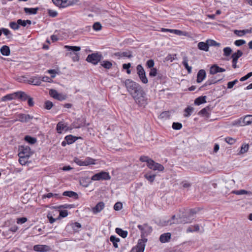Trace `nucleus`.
Segmentation results:
<instances>
[{"label":"nucleus","instance_id":"f257e3e1","mask_svg":"<svg viewBox=\"0 0 252 252\" xmlns=\"http://www.w3.org/2000/svg\"><path fill=\"white\" fill-rule=\"evenodd\" d=\"M198 211V209L184 208L183 210H180V214L177 218V223H182L183 224L190 223L192 222L194 219V216Z\"/></svg>","mask_w":252,"mask_h":252},{"label":"nucleus","instance_id":"f03ea898","mask_svg":"<svg viewBox=\"0 0 252 252\" xmlns=\"http://www.w3.org/2000/svg\"><path fill=\"white\" fill-rule=\"evenodd\" d=\"M121 82L122 84L125 86L127 92L131 96L143 89L140 84L131 79H127L125 80H122Z\"/></svg>","mask_w":252,"mask_h":252},{"label":"nucleus","instance_id":"7ed1b4c3","mask_svg":"<svg viewBox=\"0 0 252 252\" xmlns=\"http://www.w3.org/2000/svg\"><path fill=\"white\" fill-rule=\"evenodd\" d=\"M131 97L139 107L145 108L148 103V98L144 89L141 90Z\"/></svg>","mask_w":252,"mask_h":252},{"label":"nucleus","instance_id":"20e7f679","mask_svg":"<svg viewBox=\"0 0 252 252\" xmlns=\"http://www.w3.org/2000/svg\"><path fill=\"white\" fill-rule=\"evenodd\" d=\"M103 58L102 55L99 52H95L91 54H89L87 58L86 61L91 63L94 65H96L98 63H100Z\"/></svg>","mask_w":252,"mask_h":252},{"label":"nucleus","instance_id":"39448f33","mask_svg":"<svg viewBox=\"0 0 252 252\" xmlns=\"http://www.w3.org/2000/svg\"><path fill=\"white\" fill-rule=\"evenodd\" d=\"M111 179V176L108 172L101 171L94 174L92 177V181H107Z\"/></svg>","mask_w":252,"mask_h":252},{"label":"nucleus","instance_id":"423d86ee","mask_svg":"<svg viewBox=\"0 0 252 252\" xmlns=\"http://www.w3.org/2000/svg\"><path fill=\"white\" fill-rule=\"evenodd\" d=\"M64 48L70 51V55L74 62L79 61V55L77 53L79 51V46L66 45Z\"/></svg>","mask_w":252,"mask_h":252},{"label":"nucleus","instance_id":"0eeeda50","mask_svg":"<svg viewBox=\"0 0 252 252\" xmlns=\"http://www.w3.org/2000/svg\"><path fill=\"white\" fill-rule=\"evenodd\" d=\"M147 240V238L139 239L135 248H133L129 252H144Z\"/></svg>","mask_w":252,"mask_h":252},{"label":"nucleus","instance_id":"6e6552de","mask_svg":"<svg viewBox=\"0 0 252 252\" xmlns=\"http://www.w3.org/2000/svg\"><path fill=\"white\" fill-rule=\"evenodd\" d=\"M136 70L137 73L141 81L144 84H147L148 82V80L143 66L141 64L137 65Z\"/></svg>","mask_w":252,"mask_h":252},{"label":"nucleus","instance_id":"1a4fd4ad","mask_svg":"<svg viewBox=\"0 0 252 252\" xmlns=\"http://www.w3.org/2000/svg\"><path fill=\"white\" fill-rule=\"evenodd\" d=\"M20 152L18 156H22L30 158L32 154L30 147L28 146H21L19 148Z\"/></svg>","mask_w":252,"mask_h":252},{"label":"nucleus","instance_id":"9d476101","mask_svg":"<svg viewBox=\"0 0 252 252\" xmlns=\"http://www.w3.org/2000/svg\"><path fill=\"white\" fill-rule=\"evenodd\" d=\"M148 167L153 170L162 171L164 170L163 166L158 163L155 162L153 159L150 160Z\"/></svg>","mask_w":252,"mask_h":252},{"label":"nucleus","instance_id":"9b49d317","mask_svg":"<svg viewBox=\"0 0 252 252\" xmlns=\"http://www.w3.org/2000/svg\"><path fill=\"white\" fill-rule=\"evenodd\" d=\"M240 126H245L252 124V115H248L246 116L242 120L241 119L239 120L237 122Z\"/></svg>","mask_w":252,"mask_h":252},{"label":"nucleus","instance_id":"f8f14e48","mask_svg":"<svg viewBox=\"0 0 252 252\" xmlns=\"http://www.w3.org/2000/svg\"><path fill=\"white\" fill-rule=\"evenodd\" d=\"M17 117L18 119L16 120L15 121H18L21 123H27L30 120L33 118L32 116L23 113L18 114Z\"/></svg>","mask_w":252,"mask_h":252},{"label":"nucleus","instance_id":"ddd939ff","mask_svg":"<svg viewBox=\"0 0 252 252\" xmlns=\"http://www.w3.org/2000/svg\"><path fill=\"white\" fill-rule=\"evenodd\" d=\"M212 110V107L210 105H209L201 110L199 112L198 114L206 117L207 118H210Z\"/></svg>","mask_w":252,"mask_h":252},{"label":"nucleus","instance_id":"4468645a","mask_svg":"<svg viewBox=\"0 0 252 252\" xmlns=\"http://www.w3.org/2000/svg\"><path fill=\"white\" fill-rule=\"evenodd\" d=\"M56 130L59 133H62L63 131H67L68 130L67 124L62 121L59 122L57 125Z\"/></svg>","mask_w":252,"mask_h":252},{"label":"nucleus","instance_id":"2eb2a0df","mask_svg":"<svg viewBox=\"0 0 252 252\" xmlns=\"http://www.w3.org/2000/svg\"><path fill=\"white\" fill-rule=\"evenodd\" d=\"M15 94V97L21 101H26L30 97V95L27 94L25 92L22 91H18L14 93Z\"/></svg>","mask_w":252,"mask_h":252},{"label":"nucleus","instance_id":"dca6fc26","mask_svg":"<svg viewBox=\"0 0 252 252\" xmlns=\"http://www.w3.org/2000/svg\"><path fill=\"white\" fill-rule=\"evenodd\" d=\"M222 80V78L219 79L217 80L216 77H212L211 78L208 79L205 82V83L200 87V89H201V88H203V87H206L208 86H210L212 84H215L217 83H219V82H220Z\"/></svg>","mask_w":252,"mask_h":252},{"label":"nucleus","instance_id":"f3484780","mask_svg":"<svg viewBox=\"0 0 252 252\" xmlns=\"http://www.w3.org/2000/svg\"><path fill=\"white\" fill-rule=\"evenodd\" d=\"M33 250L35 252H44L50 250V247L44 245H36L33 246Z\"/></svg>","mask_w":252,"mask_h":252},{"label":"nucleus","instance_id":"a211bd4d","mask_svg":"<svg viewBox=\"0 0 252 252\" xmlns=\"http://www.w3.org/2000/svg\"><path fill=\"white\" fill-rule=\"evenodd\" d=\"M225 69L224 68L220 67L217 64H213L211 66L210 69V73L211 74H215L218 72H224Z\"/></svg>","mask_w":252,"mask_h":252},{"label":"nucleus","instance_id":"6ab92c4d","mask_svg":"<svg viewBox=\"0 0 252 252\" xmlns=\"http://www.w3.org/2000/svg\"><path fill=\"white\" fill-rule=\"evenodd\" d=\"M206 71L204 69H200L198 71L197 74L196 82L198 83L202 82L204 79L206 78Z\"/></svg>","mask_w":252,"mask_h":252},{"label":"nucleus","instance_id":"aec40b11","mask_svg":"<svg viewBox=\"0 0 252 252\" xmlns=\"http://www.w3.org/2000/svg\"><path fill=\"white\" fill-rule=\"evenodd\" d=\"M95 160L91 158L88 157L84 160H80V166H87L95 164Z\"/></svg>","mask_w":252,"mask_h":252},{"label":"nucleus","instance_id":"412c9836","mask_svg":"<svg viewBox=\"0 0 252 252\" xmlns=\"http://www.w3.org/2000/svg\"><path fill=\"white\" fill-rule=\"evenodd\" d=\"M171 233L169 232L162 234L159 237V241L162 243L168 242L171 239Z\"/></svg>","mask_w":252,"mask_h":252},{"label":"nucleus","instance_id":"4be33fe9","mask_svg":"<svg viewBox=\"0 0 252 252\" xmlns=\"http://www.w3.org/2000/svg\"><path fill=\"white\" fill-rule=\"evenodd\" d=\"M104 203L103 202H99L93 208V212L94 214H97L100 212L104 208Z\"/></svg>","mask_w":252,"mask_h":252},{"label":"nucleus","instance_id":"5701e85b","mask_svg":"<svg viewBox=\"0 0 252 252\" xmlns=\"http://www.w3.org/2000/svg\"><path fill=\"white\" fill-rule=\"evenodd\" d=\"M30 84H32L36 86H39L41 84V80L40 77H34L31 78L28 80Z\"/></svg>","mask_w":252,"mask_h":252},{"label":"nucleus","instance_id":"b1692460","mask_svg":"<svg viewBox=\"0 0 252 252\" xmlns=\"http://www.w3.org/2000/svg\"><path fill=\"white\" fill-rule=\"evenodd\" d=\"M145 230L143 232V234H141L142 239L145 238V237L147 236L152 231V228L151 226L148 225L147 223L144 224Z\"/></svg>","mask_w":252,"mask_h":252},{"label":"nucleus","instance_id":"393cba45","mask_svg":"<svg viewBox=\"0 0 252 252\" xmlns=\"http://www.w3.org/2000/svg\"><path fill=\"white\" fill-rule=\"evenodd\" d=\"M209 44L207 41L206 42H200L198 43L197 47L198 48L202 51H209Z\"/></svg>","mask_w":252,"mask_h":252},{"label":"nucleus","instance_id":"a878e982","mask_svg":"<svg viewBox=\"0 0 252 252\" xmlns=\"http://www.w3.org/2000/svg\"><path fill=\"white\" fill-rule=\"evenodd\" d=\"M67 227L68 229L72 230L73 232H77L79 231V222L71 223L67 225Z\"/></svg>","mask_w":252,"mask_h":252},{"label":"nucleus","instance_id":"bb28decb","mask_svg":"<svg viewBox=\"0 0 252 252\" xmlns=\"http://www.w3.org/2000/svg\"><path fill=\"white\" fill-rule=\"evenodd\" d=\"M63 195L72 197L74 199H78V194L73 191H65L63 192Z\"/></svg>","mask_w":252,"mask_h":252},{"label":"nucleus","instance_id":"cd10ccee","mask_svg":"<svg viewBox=\"0 0 252 252\" xmlns=\"http://www.w3.org/2000/svg\"><path fill=\"white\" fill-rule=\"evenodd\" d=\"M91 179L88 177H82L81 180H80V185L83 186L84 187H87L91 183Z\"/></svg>","mask_w":252,"mask_h":252},{"label":"nucleus","instance_id":"c85d7f7f","mask_svg":"<svg viewBox=\"0 0 252 252\" xmlns=\"http://www.w3.org/2000/svg\"><path fill=\"white\" fill-rule=\"evenodd\" d=\"M206 96H200L196 98L194 100V104L199 105L201 104L206 102Z\"/></svg>","mask_w":252,"mask_h":252},{"label":"nucleus","instance_id":"c756f323","mask_svg":"<svg viewBox=\"0 0 252 252\" xmlns=\"http://www.w3.org/2000/svg\"><path fill=\"white\" fill-rule=\"evenodd\" d=\"M39 8L38 7H35V8H28V7H25L24 8V10L25 12L28 14H36L37 12V11L38 10Z\"/></svg>","mask_w":252,"mask_h":252},{"label":"nucleus","instance_id":"7c9ffc66","mask_svg":"<svg viewBox=\"0 0 252 252\" xmlns=\"http://www.w3.org/2000/svg\"><path fill=\"white\" fill-rule=\"evenodd\" d=\"M0 52L3 56H7L10 54V50L9 47L7 45H3L0 48Z\"/></svg>","mask_w":252,"mask_h":252},{"label":"nucleus","instance_id":"2f4dec72","mask_svg":"<svg viewBox=\"0 0 252 252\" xmlns=\"http://www.w3.org/2000/svg\"><path fill=\"white\" fill-rule=\"evenodd\" d=\"M115 232L119 236H120L121 237H122L123 238H126L128 234V232L127 231L124 230L120 228H116L115 229Z\"/></svg>","mask_w":252,"mask_h":252},{"label":"nucleus","instance_id":"473e14b6","mask_svg":"<svg viewBox=\"0 0 252 252\" xmlns=\"http://www.w3.org/2000/svg\"><path fill=\"white\" fill-rule=\"evenodd\" d=\"M100 63L101 66L107 69H109L112 67V63L107 60L101 61Z\"/></svg>","mask_w":252,"mask_h":252},{"label":"nucleus","instance_id":"72a5a7b5","mask_svg":"<svg viewBox=\"0 0 252 252\" xmlns=\"http://www.w3.org/2000/svg\"><path fill=\"white\" fill-rule=\"evenodd\" d=\"M65 140L68 144H71L79 139V137L73 136L72 135H67L65 137Z\"/></svg>","mask_w":252,"mask_h":252},{"label":"nucleus","instance_id":"f704fd0d","mask_svg":"<svg viewBox=\"0 0 252 252\" xmlns=\"http://www.w3.org/2000/svg\"><path fill=\"white\" fill-rule=\"evenodd\" d=\"M110 241L113 243L114 248H118V243H119L120 241V238L116 237L114 235H111L110 237Z\"/></svg>","mask_w":252,"mask_h":252},{"label":"nucleus","instance_id":"c9c22d12","mask_svg":"<svg viewBox=\"0 0 252 252\" xmlns=\"http://www.w3.org/2000/svg\"><path fill=\"white\" fill-rule=\"evenodd\" d=\"M188 62V58L187 57H184L183 58V61L182 63L185 68L188 70V73H190L191 72L192 67L189 65Z\"/></svg>","mask_w":252,"mask_h":252},{"label":"nucleus","instance_id":"e433bc0d","mask_svg":"<svg viewBox=\"0 0 252 252\" xmlns=\"http://www.w3.org/2000/svg\"><path fill=\"white\" fill-rule=\"evenodd\" d=\"M24 139L26 142L31 144H34L37 141V139L36 138L32 137L30 135L25 136L24 137Z\"/></svg>","mask_w":252,"mask_h":252},{"label":"nucleus","instance_id":"4c0bfd02","mask_svg":"<svg viewBox=\"0 0 252 252\" xmlns=\"http://www.w3.org/2000/svg\"><path fill=\"white\" fill-rule=\"evenodd\" d=\"M16 98L15 97V94H14V93L13 94H6L3 97H2L1 100L2 101H6L7 100H11L12 99H15Z\"/></svg>","mask_w":252,"mask_h":252},{"label":"nucleus","instance_id":"58836bf2","mask_svg":"<svg viewBox=\"0 0 252 252\" xmlns=\"http://www.w3.org/2000/svg\"><path fill=\"white\" fill-rule=\"evenodd\" d=\"M156 175L155 174H152L149 173H146L144 175V177L152 184L155 180Z\"/></svg>","mask_w":252,"mask_h":252},{"label":"nucleus","instance_id":"ea45409f","mask_svg":"<svg viewBox=\"0 0 252 252\" xmlns=\"http://www.w3.org/2000/svg\"><path fill=\"white\" fill-rule=\"evenodd\" d=\"M199 230V226L198 224L189 226L187 229V233L198 231Z\"/></svg>","mask_w":252,"mask_h":252},{"label":"nucleus","instance_id":"a19ab883","mask_svg":"<svg viewBox=\"0 0 252 252\" xmlns=\"http://www.w3.org/2000/svg\"><path fill=\"white\" fill-rule=\"evenodd\" d=\"M170 112L169 111H165L162 112L159 116V118L162 120H167L170 118Z\"/></svg>","mask_w":252,"mask_h":252},{"label":"nucleus","instance_id":"79ce46f5","mask_svg":"<svg viewBox=\"0 0 252 252\" xmlns=\"http://www.w3.org/2000/svg\"><path fill=\"white\" fill-rule=\"evenodd\" d=\"M243 52L241 50H238L236 52L232 54L231 58L232 59L238 61V59L240 58L243 55Z\"/></svg>","mask_w":252,"mask_h":252},{"label":"nucleus","instance_id":"37998d69","mask_svg":"<svg viewBox=\"0 0 252 252\" xmlns=\"http://www.w3.org/2000/svg\"><path fill=\"white\" fill-rule=\"evenodd\" d=\"M18 22L19 26H21L22 27H26L27 24L31 25L32 24V21L30 20H24L22 19H18Z\"/></svg>","mask_w":252,"mask_h":252},{"label":"nucleus","instance_id":"c03bdc74","mask_svg":"<svg viewBox=\"0 0 252 252\" xmlns=\"http://www.w3.org/2000/svg\"><path fill=\"white\" fill-rule=\"evenodd\" d=\"M237 32H242V34H238V36H241L246 33H251L252 29H247V30H235L234 31V33L235 34H237Z\"/></svg>","mask_w":252,"mask_h":252},{"label":"nucleus","instance_id":"a18cd8bd","mask_svg":"<svg viewBox=\"0 0 252 252\" xmlns=\"http://www.w3.org/2000/svg\"><path fill=\"white\" fill-rule=\"evenodd\" d=\"M19 162L21 165H25L28 162V159L29 158L22 156H19Z\"/></svg>","mask_w":252,"mask_h":252},{"label":"nucleus","instance_id":"49530a36","mask_svg":"<svg viewBox=\"0 0 252 252\" xmlns=\"http://www.w3.org/2000/svg\"><path fill=\"white\" fill-rule=\"evenodd\" d=\"M9 27L14 30H18L20 28L18 20L17 22H11L9 23Z\"/></svg>","mask_w":252,"mask_h":252},{"label":"nucleus","instance_id":"de8ad7c7","mask_svg":"<svg viewBox=\"0 0 252 252\" xmlns=\"http://www.w3.org/2000/svg\"><path fill=\"white\" fill-rule=\"evenodd\" d=\"M223 55L228 57L231 54L232 50L230 47H226L223 49Z\"/></svg>","mask_w":252,"mask_h":252},{"label":"nucleus","instance_id":"09e8293b","mask_svg":"<svg viewBox=\"0 0 252 252\" xmlns=\"http://www.w3.org/2000/svg\"><path fill=\"white\" fill-rule=\"evenodd\" d=\"M158 70L156 68H150V70L149 72V75L150 77H156L157 75L158 74Z\"/></svg>","mask_w":252,"mask_h":252},{"label":"nucleus","instance_id":"8fccbe9b","mask_svg":"<svg viewBox=\"0 0 252 252\" xmlns=\"http://www.w3.org/2000/svg\"><path fill=\"white\" fill-rule=\"evenodd\" d=\"M207 42H208L209 46H218L220 45V43L217 42L216 41L212 39H208Z\"/></svg>","mask_w":252,"mask_h":252},{"label":"nucleus","instance_id":"3c124183","mask_svg":"<svg viewBox=\"0 0 252 252\" xmlns=\"http://www.w3.org/2000/svg\"><path fill=\"white\" fill-rule=\"evenodd\" d=\"M53 106V104L52 102H51L49 100H47L44 102V108L47 110H50L52 108Z\"/></svg>","mask_w":252,"mask_h":252},{"label":"nucleus","instance_id":"603ef678","mask_svg":"<svg viewBox=\"0 0 252 252\" xmlns=\"http://www.w3.org/2000/svg\"><path fill=\"white\" fill-rule=\"evenodd\" d=\"M172 128L174 129H175V130H179L180 129H181V128L182 127V125L181 123H178V122H174L173 124H172Z\"/></svg>","mask_w":252,"mask_h":252},{"label":"nucleus","instance_id":"864d4df0","mask_svg":"<svg viewBox=\"0 0 252 252\" xmlns=\"http://www.w3.org/2000/svg\"><path fill=\"white\" fill-rule=\"evenodd\" d=\"M193 110V108L191 106H188V107H187L185 110V112L187 113L185 114V116L189 117L191 115Z\"/></svg>","mask_w":252,"mask_h":252},{"label":"nucleus","instance_id":"5fc2aeb1","mask_svg":"<svg viewBox=\"0 0 252 252\" xmlns=\"http://www.w3.org/2000/svg\"><path fill=\"white\" fill-rule=\"evenodd\" d=\"M249 144H243L241 148V150L240 153L241 154H244L247 152L249 149Z\"/></svg>","mask_w":252,"mask_h":252},{"label":"nucleus","instance_id":"6e6d98bb","mask_svg":"<svg viewBox=\"0 0 252 252\" xmlns=\"http://www.w3.org/2000/svg\"><path fill=\"white\" fill-rule=\"evenodd\" d=\"M155 65V63L153 60L150 59L147 61L146 65L147 68H154V66Z\"/></svg>","mask_w":252,"mask_h":252},{"label":"nucleus","instance_id":"4d7b16f0","mask_svg":"<svg viewBox=\"0 0 252 252\" xmlns=\"http://www.w3.org/2000/svg\"><path fill=\"white\" fill-rule=\"evenodd\" d=\"M233 193L237 194V195H242V194H246L248 193V192L244 189H241L238 190H233L232 192Z\"/></svg>","mask_w":252,"mask_h":252},{"label":"nucleus","instance_id":"13d9d810","mask_svg":"<svg viewBox=\"0 0 252 252\" xmlns=\"http://www.w3.org/2000/svg\"><path fill=\"white\" fill-rule=\"evenodd\" d=\"M139 160L141 161V162H147V166L148 165V164H149V162H150V160H152L151 158H149L147 156H141L140 158H139Z\"/></svg>","mask_w":252,"mask_h":252},{"label":"nucleus","instance_id":"bf43d9fd","mask_svg":"<svg viewBox=\"0 0 252 252\" xmlns=\"http://www.w3.org/2000/svg\"><path fill=\"white\" fill-rule=\"evenodd\" d=\"M102 28L101 25L99 22H95L93 26V28L94 31H98L101 30Z\"/></svg>","mask_w":252,"mask_h":252},{"label":"nucleus","instance_id":"052dcab7","mask_svg":"<svg viewBox=\"0 0 252 252\" xmlns=\"http://www.w3.org/2000/svg\"><path fill=\"white\" fill-rule=\"evenodd\" d=\"M91 30V28L90 26H85L84 28H82L80 29V33H86L89 32Z\"/></svg>","mask_w":252,"mask_h":252},{"label":"nucleus","instance_id":"680f3d73","mask_svg":"<svg viewBox=\"0 0 252 252\" xmlns=\"http://www.w3.org/2000/svg\"><path fill=\"white\" fill-rule=\"evenodd\" d=\"M225 141L230 145H232L235 143L236 140L232 137H227L225 138Z\"/></svg>","mask_w":252,"mask_h":252},{"label":"nucleus","instance_id":"e2e57ef3","mask_svg":"<svg viewBox=\"0 0 252 252\" xmlns=\"http://www.w3.org/2000/svg\"><path fill=\"white\" fill-rule=\"evenodd\" d=\"M123 207V204L120 202H118L114 205V209L116 211L120 210Z\"/></svg>","mask_w":252,"mask_h":252},{"label":"nucleus","instance_id":"0e129e2a","mask_svg":"<svg viewBox=\"0 0 252 252\" xmlns=\"http://www.w3.org/2000/svg\"><path fill=\"white\" fill-rule=\"evenodd\" d=\"M0 30L1 32V34L3 33L5 35L7 36V38H9L8 35L11 34L10 31L9 30L3 28L0 29Z\"/></svg>","mask_w":252,"mask_h":252},{"label":"nucleus","instance_id":"69168bd1","mask_svg":"<svg viewBox=\"0 0 252 252\" xmlns=\"http://www.w3.org/2000/svg\"><path fill=\"white\" fill-rule=\"evenodd\" d=\"M246 41L243 39L236 40L234 42V44L237 46H240L245 44Z\"/></svg>","mask_w":252,"mask_h":252},{"label":"nucleus","instance_id":"338daca9","mask_svg":"<svg viewBox=\"0 0 252 252\" xmlns=\"http://www.w3.org/2000/svg\"><path fill=\"white\" fill-rule=\"evenodd\" d=\"M27 221V218L26 217L19 218L17 219V223L18 224H23Z\"/></svg>","mask_w":252,"mask_h":252},{"label":"nucleus","instance_id":"774afa93","mask_svg":"<svg viewBox=\"0 0 252 252\" xmlns=\"http://www.w3.org/2000/svg\"><path fill=\"white\" fill-rule=\"evenodd\" d=\"M41 82H51L52 80V79L50 78L48 76H41Z\"/></svg>","mask_w":252,"mask_h":252}]
</instances>
